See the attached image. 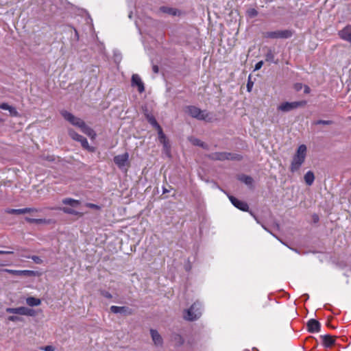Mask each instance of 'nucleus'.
I'll return each mask as SVG.
<instances>
[{"instance_id":"obj_1","label":"nucleus","mask_w":351,"mask_h":351,"mask_svg":"<svg viewBox=\"0 0 351 351\" xmlns=\"http://www.w3.org/2000/svg\"><path fill=\"white\" fill-rule=\"evenodd\" d=\"M60 114L64 119L73 125L79 128L81 131L87 135L91 140H95L96 138L97 134L91 128L88 126L82 119L74 116L66 110H62Z\"/></svg>"},{"instance_id":"obj_2","label":"nucleus","mask_w":351,"mask_h":351,"mask_svg":"<svg viewBox=\"0 0 351 351\" xmlns=\"http://www.w3.org/2000/svg\"><path fill=\"white\" fill-rule=\"evenodd\" d=\"M306 151L307 148L305 145H301L298 147L295 154L293 156L290 165V171L291 172H295L300 169L305 160Z\"/></svg>"},{"instance_id":"obj_3","label":"nucleus","mask_w":351,"mask_h":351,"mask_svg":"<svg viewBox=\"0 0 351 351\" xmlns=\"http://www.w3.org/2000/svg\"><path fill=\"white\" fill-rule=\"evenodd\" d=\"M62 203L65 205H69L71 206L60 208V210L64 213L77 215L79 217H82L83 215L82 213H80L75 210V208H77L80 204V202L79 200L71 198H65L62 199Z\"/></svg>"},{"instance_id":"obj_4","label":"nucleus","mask_w":351,"mask_h":351,"mask_svg":"<svg viewBox=\"0 0 351 351\" xmlns=\"http://www.w3.org/2000/svg\"><path fill=\"white\" fill-rule=\"evenodd\" d=\"M202 305L199 302H195L190 308L186 310L184 313V318L188 321H194L199 318L202 315Z\"/></svg>"},{"instance_id":"obj_5","label":"nucleus","mask_w":351,"mask_h":351,"mask_svg":"<svg viewBox=\"0 0 351 351\" xmlns=\"http://www.w3.org/2000/svg\"><path fill=\"white\" fill-rule=\"evenodd\" d=\"M68 133H69V136L73 139L74 141H78L81 143V145L82 147L89 151V152H94L95 151V149L94 147H90L88 143V141L87 139L84 137L83 136L79 134L78 133H77L75 131H74L73 129H69L68 130Z\"/></svg>"},{"instance_id":"obj_6","label":"nucleus","mask_w":351,"mask_h":351,"mask_svg":"<svg viewBox=\"0 0 351 351\" xmlns=\"http://www.w3.org/2000/svg\"><path fill=\"white\" fill-rule=\"evenodd\" d=\"M185 112L192 117L199 120H208L209 117L208 114L206 111L201 110L199 108L193 106L186 107Z\"/></svg>"},{"instance_id":"obj_7","label":"nucleus","mask_w":351,"mask_h":351,"mask_svg":"<svg viewBox=\"0 0 351 351\" xmlns=\"http://www.w3.org/2000/svg\"><path fill=\"white\" fill-rule=\"evenodd\" d=\"M306 104L305 101L284 102L278 106V110L282 112H289L299 107L304 106Z\"/></svg>"},{"instance_id":"obj_8","label":"nucleus","mask_w":351,"mask_h":351,"mask_svg":"<svg viewBox=\"0 0 351 351\" xmlns=\"http://www.w3.org/2000/svg\"><path fill=\"white\" fill-rule=\"evenodd\" d=\"M292 36L290 30H277L274 32H267L265 36L269 38H288Z\"/></svg>"},{"instance_id":"obj_9","label":"nucleus","mask_w":351,"mask_h":351,"mask_svg":"<svg viewBox=\"0 0 351 351\" xmlns=\"http://www.w3.org/2000/svg\"><path fill=\"white\" fill-rule=\"evenodd\" d=\"M6 312L9 313H14L27 316H34L35 314V312L33 309L28 308L25 306H20L17 308H7Z\"/></svg>"},{"instance_id":"obj_10","label":"nucleus","mask_w":351,"mask_h":351,"mask_svg":"<svg viewBox=\"0 0 351 351\" xmlns=\"http://www.w3.org/2000/svg\"><path fill=\"white\" fill-rule=\"evenodd\" d=\"M128 159L129 154L128 153H125L123 154L114 156V162L120 169H123L128 165Z\"/></svg>"},{"instance_id":"obj_11","label":"nucleus","mask_w":351,"mask_h":351,"mask_svg":"<svg viewBox=\"0 0 351 351\" xmlns=\"http://www.w3.org/2000/svg\"><path fill=\"white\" fill-rule=\"evenodd\" d=\"M229 199L230 200L231 203L237 208L243 210V211H247L249 206L247 204L243 201L239 200L237 198L230 195L228 196Z\"/></svg>"},{"instance_id":"obj_12","label":"nucleus","mask_w":351,"mask_h":351,"mask_svg":"<svg viewBox=\"0 0 351 351\" xmlns=\"http://www.w3.org/2000/svg\"><path fill=\"white\" fill-rule=\"evenodd\" d=\"M132 86H136L140 93L145 91L144 83L143 82L141 77L137 74H134L132 76Z\"/></svg>"},{"instance_id":"obj_13","label":"nucleus","mask_w":351,"mask_h":351,"mask_svg":"<svg viewBox=\"0 0 351 351\" xmlns=\"http://www.w3.org/2000/svg\"><path fill=\"white\" fill-rule=\"evenodd\" d=\"M307 328L310 332H317L320 330V324L318 321L311 319L307 323Z\"/></svg>"},{"instance_id":"obj_14","label":"nucleus","mask_w":351,"mask_h":351,"mask_svg":"<svg viewBox=\"0 0 351 351\" xmlns=\"http://www.w3.org/2000/svg\"><path fill=\"white\" fill-rule=\"evenodd\" d=\"M150 334L152 338V340L156 346H162L163 343V340L160 335L158 332L157 330L152 329L150 330Z\"/></svg>"},{"instance_id":"obj_15","label":"nucleus","mask_w":351,"mask_h":351,"mask_svg":"<svg viewBox=\"0 0 351 351\" xmlns=\"http://www.w3.org/2000/svg\"><path fill=\"white\" fill-rule=\"evenodd\" d=\"M0 108L2 110H8L10 112V114L12 117L19 116V113H18L16 109L14 107L10 106L7 103L0 104Z\"/></svg>"},{"instance_id":"obj_16","label":"nucleus","mask_w":351,"mask_h":351,"mask_svg":"<svg viewBox=\"0 0 351 351\" xmlns=\"http://www.w3.org/2000/svg\"><path fill=\"white\" fill-rule=\"evenodd\" d=\"M110 311L114 313L132 314L131 310L126 306H112L110 307Z\"/></svg>"},{"instance_id":"obj_17","label":"nucleus","mask_w":351,"mask_h":351,"mask_svg":"<svg viewBox=\"0 0 351 351\" xmlns=\"http://www.w3.org/2000/svg\"><path fill=\"white\" fill-rule=\"evenodd\" d=\"M157 130H158V140H159L160 143L163 145V146L165 149H167L169 147L168 141H167L165 134L162 132V128L158 127V129H157Z\"/></svg>"},{"instance_id":"obj_18","label":"nucleus","mask_w":351,"mask_h":351,"mask_svg":"<svg viewBox=\"0 0 351 351\" xmlns=\"http://www.w3.org/2000/svg\"><path fill=\"white\" fill-rule=\"evenodd\" d=\"M324 345L326 347H331L334 345L335 337L331 335H324L322 337Z\"/></svg>"},{"instance_id":"obj_19","label":"nucleus","mask_w":351,"mask_h":351,"mask_svg":"<svg viewBox=\"0 0 351 351\" xmlns=\"http://www.w3.org/2000/svg\"><path fill=\"white\" fill-rule=\"evenodd\" d=\"M26 304L29 306H37L41 304V300L34 297H29L26 299Z\"/></svg>"},{"instance_id":"obj_20","label":"nucleus","mask_w":351,"mask_h":351,"mask_svg":"<svg viewBox=\"0 0 351 351\" xmlns=\"http://www.w3.org/2000/svg\"><path fill=\"white\" fill-rule=\"evenodd\" d=\"M304 180L307 185L311 186L315 180L314 173L309 171L304 175Z\"/></svg>"},{"instance_id":"obj_21","label":"nucleus","mask_w":351,"mask_h":351,"mask_svg":"<svg viewBox=\"0 0 351 351\" xmlns=\"http://www.w3.org/2000/svg\"><path fill=\"white\" fill-rule=\"evenodd\" d=\"M230 156V154L227 153H215L213 155V158L219 160H223L226 159H229Z\"/></svg>"},{"instance_id":"obj_22","label":"nucleus","mask_w":351,"mask_h":351,"mask_svg":"<svg viewBox=\"0 0 351 351\" xmlns=\"http://www.w3.org/2000/svg\"><path fill=\"white\" fill-rule=\"evenodd\" d=\"M147 119L156 130L158 129V127H160L153 115L147 114Z\"/></svg>"},{"instance_id":"obj_23","label":"nucleus","mask_w":351,"mask_h":351,"mask_svg":"<svg viewBox=\"0 0 351 351\" xmlns=\"http://www.w3.org/2000/svg\"><path fill=\"white\" fill-rule=\"evenodd\" d=\"M160 10L164 12V13H167L169 14H171V15H176V13H177V11L173 9V8H168V7H161L160 8Z\"/></svg>"},{"instance_id":"obj_24","label":"nucleus","mask_w":351,"mask_h":351,"mask_svg":"<svg viewBox=\"0 0 351 351\" xmlns=\"http://www.w3.org/2000/svg\"><path fill=\"white\" fill-rule=\"evenodd\" d=\"M21 276H38V272L32 270H21Z\"/></svg>"},{"instance_id":"obj_25","label":"nucleus","mask_w":351,"mask_h":351,"mask_svg":"<svg viewBox=\"0 0 351 351\" xmlns=\"http://www.w3.org/2000/svg\"><path fill=\"white\" fill-rule=\"evenodd\" d=\"M239 180L247 185H252L253 182V179L247 176H242L239 178Z\"/></svg>"},{"instance_id":"obj_26","label":"nucleus","mask_w":351,"mask_h":351,"mask_svg":"<svg viewBox=\"0 0 351 351\" xmlns=\"http://www.w3.org/2000/svg\"><path fill=\"white\" fill-rule=\"evenodd\" d=\"M274 53L271 49H269L265 54V60L267 62H274Z\"/></svg>"},{"instance_id":"obj_27","label":"nucleus","mask_w":351,"mask_h":351,"mask_svg":"<svg viewBox=\"0 0 351 351\" xmlns=\"http://www.w3.org/2000/svg\"><path fill=\"white\" fill-rule=\"evenodd\" d=\"M6 213L12 215H22L24 214L23 208L21 209H8Z\"/></svg>"},{"instance_id":"obj_28","label":"nucleus","mask_w":351,"mask_h":351,"mask_svg":"<svg viewBox=\"0 0 351 351\" xmlns=\"http://www.w3.org/2000/svg\"><path fill=\"white\" fill-rule=\"evenodd\" d=\"M4 272L15 275V276H21V270H14V269H4L2 270Z\"/></svg>"},{"instance_id":"obj_29","label":"nucleus","mask_w":351,"mask_h":351,"mask_svg":"<svg viewBox=\"0 0 351 351\" xmlns=\"http://www.w3.org/2000/svg\"><path fill=\"white\" fill-rule=\"evenodd\" d=\"M189 139L193 145L202 146V143H201L200 141L198 140L197 138L190 137Z\"/></svg>"},{"instance_id":"obj_30","label":"nucleus","mask_w":351,"mask_h":351,"mask_svg":"<svg viewBox=\"0 0 351 351\" xmlns=\"http://www.w3.org/2000/svg\"><path fill=\"white\" fill-rule=\"evenodd\" d=\"M36 224H41V223L49 224V223H50V220L46 219H36Z\"/></svg>"},{"instance_id":"obj_31","label":"nucleus","mask_w":351,"mask_h":351,"mask_svg":"<svg viewBox=\"0 0 351 351\" xmlns=\"http://www.w3.org/2000/svg\"><path fill=\"white\" fill-rule=\"evenodd\" d=\"M28 258H32L34 261V262L36 263V264H41L43 263V260L39 256H29Z\"/></svg>"},{"instance_id":"obj_32","label":"nucleus","mask_w":351,"mask_h":351,"mask_svg":"<svg viewBox=\"0 0 351 351\" xmlns=\"http://www.w3.org/2000/svg\"><path fill=\"white\" fill-rule=\"evenodd\" d=\"M24 214L38 212V210L35 208H23Z\"/></svg>"},{"instance_id":"obj_33","label":"nucleus","mask_w":351,"mask_h":351,"mask_svg":"<svg viewBox=\"0 0 351 351\" xmlns=\"http://www.w3.org/2000/svg\"><path fill=\"white\" fill-rule=\"evenodd\" d=\"M8 319L9 321L14 322L22 320V319L20 317L14 316V315L10 316V317H8Z\"/></svg>"},{"instance_id":"obj_34","label":"nucleus","mask_w":351,"mask_h":351,"mask_svg":"<svg viewBox=\"0 0 351 351\" xmlns=\"http://www.w3.org/2000/svg\"><path fill=\"white\" fill-rule=\"evenodd\" d=\"M248 14L251 17H254V16H257L258 12L255 9H251L248 11Z\"/></svg>"},{"instance_id":"obj_35","label":"nucleus","mask_w":351,"mask_h":351,"mask_svg":"<svg viewBox=\"0 0 351 351\" xmlns=\"http://www.w3.org/2000/svg\"><path fill=\"white\" fill-rule=\"evenodd\" d=\"M263 64V62L262 60L259 61L258 62H257L256 64L254 70L255 71L259 70L262 67Z\"/></svg>"},{"instance_id":"obj_36","label":"nucleus","mask_w":351,"mask_h":351,"mask_svg":"<svg viewBox=\"0 0 351 351\" xmlns=\"http://www.w3.org/2000/svg\"><path fill=\"white\" fill-rule=\"evenodd\" d=\"M43 350L45 351H54L55 348L52 346H47L44 347L43 348Z\"/></svg>"},{"instance_id":"obj_37","label":"nucleus","mask_w":351,"mask_h":351,"mask_svg":"<svg viewBox=\"0 0 351 351\" xmlns=\"http://www.w3.org/2000/svg\"><path fill=\"white\" fill-rule=\"evenodd\" d=\"M25 221L30 223H36V219L25 217Z\"/></svg>"},{"instance_id":"obj_38","label":"nucleus","mask_w":351,"mask_h":351,"mask_svg":"<svg viewBox=\"0 0 351 351\" xmlns=\"http://www.w3.org/2000/svg\"><path fill=\"white\" fill-rule=\"evenodd\" d=\"M86 206L90 208H95V209H98L99 208V206L96 204H90V203H88L86 204Z\"/></svg>"},{"instance_id":"obj_39","label":"nucleus","mask_w":351,"mask_h":351,"mask_svg":"<svg viewBox=\"0 0 351 351\" xmlns=\"http://www.w3.org/2000/svg\"><path fill=\"white\" fill-rule=\"evenodd\" d=\"M102 295L105 298H112V295L110 293L107 292V291L102 292Z\"/></svg>"},{"instance_id":"obj_40","label":"nucleus","mask_w":351,"mask_h":351,"mask_svg":"<svg viewBox=\"0 0 351 351\" xmlns=\"http://www.w3.org/2000/svg\"><path fill=\"white\" fill-rule=\"evenodd\" d=\"M13 254V252L0 250V254Z\"/></svg>"},{"instance_id":"obj_41","label":"nucleus","mask_w":351,"mask_h":351,"mask_svg":"<svg viewBox=\"0 0 351 351\" xmlns=\"http://www.w3.org/2000/svg\"><path fill=\"white\" fill-rule=\"evenodd\" d=\"M152 70L155 73H158V71H159V69H158V66L157 65H154L152 66Z\"/></svg>"},{"instance_id":"obj_42","label":"nucleus","mask_w":351,"mask_h":351,"mask_svg":"<svg viewBox=\"0 0 351 351\" xmlns=\"http://www.w3.org/2000/svg\"><path fill=\"white\" fill-rule=\"evenodd\" d=\"M304 93L306 94H308L311 92V89L308 86H304Z\"/></svg>"},{"instance_id":"obj_43","label":"nucleus","mask_w":351,"mask_h":351,"mask_svg":"<svg viewBox=\"0 0 351 351\" xmlns=\"http://www.w3.org/2000/svg\"><path fill=\"white\" fill-rule=\"evenodd\" d=\"M252 85L253 84L252 83H250V82H248L247 84V90L249 92L251 91V89H252Z\"/></svg>"},{"instance_id":"obj_44","label":"nucleus","mask_w":351,"mask_h":351,"mask_svg":"<svg viewBox=\"0 0 351 351\" xmlns=\"http://www.w3.org/2000/svg\"><path fill=\"white\" fill-rule=\"evenodd\" d=\"M295 88L297 90H299L300 89L302 88V84H298L295 85Z\"/></svg>"},{"instance_id":"obj_45","label":"nucleus","mask_w":351,"mask_h":351,"mask_svg":"<svg viewBox=\"0 0 351 351\" xmlns=\"http://www.w3.org/2000/svg\"><path fill=\"white\" fill-rule=\"evenodd\" d=\"M322 123L324 124H328L329 122L328 121H323Z\"/></svg>"},{"instance_id":"obj_46","label":"nucleus","mask_w":351,"mask_h":351,"mask_svg":"<svg viewBox=\"0 0 351 351\" xmlns=\"http://www.w3.org/2000/svg\"><path fill=\"white\" fill-rule=\"evenodd\" d=\"M75 32L76 36H77V32L76 29H75Z\"/></svg>"},{"instance_id":"obj_47","label":"nucleus","mask_w":351,"mask_h":351,"mask_svg":"<svg viewBox=\"0 0 351 351\" xmlns=\"http://www.w3.org/2000/svg\"><path fill=\"white\" fill-rule=\"evenodd\" d=\"M350 185H351V182H350Z\"/></svg>"}]
</instances>
